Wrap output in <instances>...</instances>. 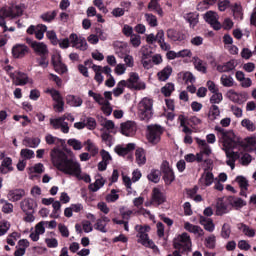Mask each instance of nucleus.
<instances>
[{"instance_id": "obj_1", "label": "nucleus", "mask_w": 256, "mask_h": 256, "mask_svg": "<svg viewBox=\"0 0 256 256\" xmlns=\"http://www.w3.org/2000/svg\"><path fill=\"white\" fill-rule=\"evenodd\" d=\"M50 159L52 165L65 175H72L73 177H81V164L72 157H69L65 151L54 147L50 151Z\"/></svg>"}, {"instance_id": "obj_2", "label": "nucleus", "mask_w": 256, "mask_h": 256, "mask_svg": "<svg viewBox=\"0 0 256 256\" xmlns=\"http://www.w3.org/2000/svg\"><path fill=\"white\" fill-rule=\"evenodd\" d=\"M215 131L220 133L222 136L224 151L226 152V157L232 161H237L241 157L239 152H230L232 149H237L238 147H245V142L237 138L233 131H227L221 126H216Z\"/></svg>"}, {"instance_id": "obj_3", "label": "nucleus", "mask_w": 256, "mask_h": 256, "mask_svg": "<svg viewBox=\"0 0 256 256\" xmlns=\"http://www.w3.org/2000/svg\"><path fill=\"white\" fill-rule=\"evenodd\" d=\"M138 113L140 120L147 123L153 117V99L143 98L138 104Z\"/></svg>"}, {"instance_id": "obj_4", "label": "nucleus", "mask_w": 256, "mask_h": 256, "mask_svg": "<svg viewBox=\"0 0 256 256\" xmlns=\"http://www.w3.org/2000/svg\"><path fill=\"white\" fill-rule=\"evenodd\" d=\"M20 208L25 213L24 221L26 223H33L35 221V209H37V202L32 198H25L20 202Z\"/></svg>"}, {"instance_id": "obj_5", "label": "nucleus", "mask_w": 256, "mask_h": 256, "mask_svg": "<svg viewBox=\"0 0 256 256\" xmlns=\"http://www.w3.org/2000/svg\"><path fill=\"white\" fill-rule=\"evenodd\" d=\"M173 247L174 249L180 251L182 254L189 253L192 247L191 236H189L187 232L179 234L173 239Z\"/></svg>"}, {"instance_id": "obj_6", "label": "nucleus", "mask_w": 256, "mask_h": 256, "mask_svg": "<svg viewBox=\"0 0 256 256\" xmlns=\"http://www.w3.org/2000/svg\"><path fill=\"white\" fill-rule=\"evenodd\" d=\"M136 231H138L136 237H138V243H141L144 247H149L150 249H155L157 245L153 240L149 239V231H151V226L149 225H136Z\"/></svg>"}, {"instance_id": "obj_7", "label": "nucleus", "mask_w": 256, "mask_h": 256, "mask_svg": "<svg viewBox=\"0 0 256 256\" xmlns=\"http://www.w3.org/2000/svg\"><path fill=\"white\" fill-rule=\"evenodd\" d=\"M126 87L131 91H143L146 89L145 82H142L137 72H131L126 80Z\"/></svg>"}, {"instance_id": "obj_8", "label": "nucleus", "mask_w": 256, "mask_h": 256, "mask_svg": "<svg viewBox=\"0 0 256 256\" xmlns=\"http://www.w3.org/2000/svg\"><path fill=\"white\" fill-rule=\"evenodd\" d=\"M160 171L163 174L162 179L165 185L169 186L173 181H175V172L173 171V168L169 166V162L167 160L162 162Z\"/></svg>"}, {"instance_id": "obj_9", "label": "nucleus", "mask_w": 256, "mask_h": 256, "mask_svg": "<svg viewBox=\"0 0 256 256\" xmlns=\"http://www.w3.org/2000/svg\"><path fill=\"white\" fill-rule=\"evenodd\" d=\"M26 43L30 45V47L33 49L34 53L40 56L49 55V48H47V45L43 42H37L33 41L31 38H26Z\"/></svg>"}, {"instance_id": "obj_10", "label": "nucleus", "mask_w": 256, "mask_h": 256, "mask_svg": "<svg viewBox=\"0 0 256 256\" xmlns=\"http://www.w3.org/2000/svg\"><path fill=\"white\" fill-rule=\"evenodd\" d=\"M148 131V141L153 145H157V143L161 141V135H163V127H161L160 125L149 126Z\"/></svg>"}, {"instance_id": "obj_11", "label": "nucleus", "mask_w": 256, "mask_h": 256, "mask_svg": "<svg viewBox=\"0 0 256 256\" xmlns=\"http://www.w3.org/2000/svg\"><path fill=\"white\" fill-rule=\"evenodd\" d=\"M23 15V8L19 5H12L11 7H4L0 10V17H21Z\"/></svg>"}, {"instance_id": "obj_12", "label": "nucleus", "mask_w": 256, "mask_h": 256, "mask_svg": "<svg viewBox=\"0 0 256 256\" xmlns=\"http://www.w3.org/2000/svg\"><path fill=\"white\" fill-rule=\"evenodd\" d=\"M69 39L72 47L79 49L80 51H87L89 46L87 45V40L84 37L72 33L69 36Z\"/></svg>"}, {"instance_id": "obj_13", "label": "nucleus", "mask_w": 256, "mask_h": 256, "mask_svg": "<svg viewBox=\"0 0 256 256\" xmlns=\"http://www.w3.org/2000/svg\"><path fill=\"white\" fill-rule=\"evenodd\" d=\"M120 132L125 137H133L137 133V123L135 121L128 120L120 124Z\"/></svg>"}, {"instance_id": "obj_14", "label": "nucleus", "mask_w": 256, "mask_h": 256, "mask_svg": "<svg viewBox=\"0 0 256 256\" xmlns=\"http://www.w3.org/2000/svg\"><path fill=\"white\" fill-rule=\"evenodd\" d=\"M29 46L25 44H16L12 47V57L14 59H23L29 55Z\"/></svg>"}, {"instance_id": "obj_15", "label": "nucleus", "mask_w": 256, "mask_h": 256, "mask_svg": "<svg viewBox=\"0 0 256 256\" xmlns=\"http://www.w3.org/2000/svg\"><path fill=\"white\" fill-rule=\"evenodd\" d=\"M204 20L206 23H209V25H211V27H213L215 31H219V29H221V24L219 22V15H217L215 12L213 11L206 12L204 14Z\"/></svg>"}, {"instance_id": "obj_16", "label": "nucleus", "mask_w": 256, "mask_h": 256, "mask_svg": "<svg viewBox=\"0 0 256 256\" xmlns=\"http://www.w3.org/2000/svg\"><path fill=\"white\" fill-rule=\"evenodd\" d=\"M167 201V197L161 189L154 187L151 194V203L154 205H163Z\"/></svg>"}, {"instance_id": "obj_17", "label": "nucleus", "mask_w": 256, "mask_h": 256, "mask_svg": "<svg viewBox=\"0 0 256 256\" xmlns=\"http://www.w3.org/2000/svg\"><path fill=\"white\" fill-rule=\"evenodd\" d=\"M213 181H215V176H213V172L205 169L204 173L199 179V185H201V187H211V185H213Z\"/></svg>"}, {"instance_id": "obj_18", "label": "nucleus", "mask_w": 256, "mask_h": 256, "mask_svg": "<svg viewBox=\"0 0 256 256\" xmlns=\"http://www.w3.org/2000/svg\"><path fill=\"white\" fill-rule=\"evenodd\" d=\"M11 79H15V85L23 87L24 85H27L29 83V76H27L26 73L23 72H16L10 74Z\"/></svg>"}, {"instance_id": "obj_19", "label": "nucleus", "mask_w": 256, "mask_h": 256, "mask_svg": "<svg viewBox=\"0 0 256 256\" xmlns=\"http://www.w3.org/2000/svg\"><path fill=\"white\" fill-rule=\"evenodd\" d=\"M228 97L230 101H233V103H238V105H242V103L247 101V93L239 94L235 92V90H230L228 92Z\"/></svg>"}, {"instance_id": "obj_20", "label": "nucleus", "mask_w": 256, "mask_h": 256, "mask_svg": "<svg viewBox=\"0 0 256 256\" xmlns=\"http://www.w3.org/2000/svg\"><path fill=\"white\" fill-rule=\"evenodd\" d=\"M7 197L9 201H12V203H16V201H21V199L25 197V190L23 189L9 190Z\"/></svg>"}, {"instance_id": "obj_21", "label": "nucleus", "mask_w": 256, "mask_h": 256, "mask_svg": "<svg viewBox=\"0 0 256 256\" xmlns=\"http://www.w3.org/2000/svg\"><path fill=\"white\" fill-rule=\"evenodd\" d=\"M226 213H229L227 203L223 200V198H218L216 203V215L218 217H222V215H226Z\"/></svg>"}, {"instance_id": "obj_22", "label": "nucleus", "mask_w": 256, "mask_h": 256, "mask_svg": "<svg viewBox=\"0 0 256 256\" xmlns=\"http://www.w3.org/2000/svg\"><path fill=\"white\" fill-rule=\"evenodd\" d=\"M199 223L204 226L205 231H208L209 233H213L215 231V223H213V219L200 216Z\"/></svg>"}, {"instance_id": "obj_23", "label": "nucleus", "mask_w": 256, "mask_h": 256, "mask_svg": "<svg viewBox=\"0 0 256 256\" xmlns=\"http://www.w3.org/2000/svg\"><path fill=\"white\" fill-rule=\"evenodd\" d=\"M184 229L189 231V233H194V235H198L199 237H203L205 232L203 231L201 226L193 225L190 222H185Z\"/></svg>"}, {"instance_id": "obj_24", "label": "nucleus", "mask_w": 256, "mask_h": 256, "mask_svg": "<svg viewBox=\"0 0 256 256\" xmlns=\"http://www.w3.org/2000/svg\"><path fill=\"white\" fill-rule=\"evenodd\" d=\"M195 141L197 145L200 147L201 149L200 152L202 153V155L209 157V155H211L212 153V150H211V146L207 144V141L202 140L201 138H195Z\"/></svg>"}, {"instance_id": "obj_25", "label": "nucleus", "mask_w": 256, "mask_h": 256, "mask_svg": "<svg viewBox=\"0 0 256 256\" xmlns=\"http://www.w3.org/2000/svg\"><path fill=\"white\" fill-rule=\"evenodd\" d=\"M66 103L70 105V107H81V105H83V98H81V96L67 95Z\"/></svg>"}, {"instance_id": "obj_26", "label": "nucleus", "mask_w": 256, "mask_h": 256, "mask_svg": "<svg viewBox=\"0 0 256 256\" xmlns=\"http://www.w3.org/2000/svg\"><path fill=\"white\" fill-rule=\"evenodd\" d=\"M235 67H237V64H235V60H230L224 65H218L216 69L219 73H229L230 71H233Z\"/></svg>"}, {"instance_id": "obj_27", "label": "nucleus", "mask_w": 256, "mask_h": 256, "mask_svg": "<svg viewBox=\"0 0 256 256\" xmlns=\"http://www.w3.org/2000/svg\"><path fill=\"white\" fill-rule=\"evenodd\" d=\"M41 144V139L39 137H25L23 139V145L25 147H30L31 149H36Z\"/></svg>"}, {"instance_id": "obj_28", "label": "nucleus", "mask_w": 256, "mask_h": 256, "mask_svg": "<svg viewBox=\"0 0 256 256\" xmlns=\"http://www.w3.org/2000/svg\"><path fill=\"white\" fill-rule=\"evenodd\" d=\"M173 73V67L170 65L164 67L160 72L157 73V77L159 81H167L169 77H171V74Z\"/></svg>"}, {"instance_id": "obj_29", "label": "nucleus", "mask_w": 256, "mask_h": 256, "mask_svg": "<svg viewBox=\"0 0 256 256\" xmlns=\"http://www.w3.org/2000/svg\"><path fill=\"white\" fill-rule=\"evenodd\" d=\"M136 163L141 167V165H145L147 163V158L145 156V150L143 148L136 149L135 152Z\"/></svg>"}, {"instance_id": "obj_30", "label": "nucleus", "mask_w": 256, "mask_h": 256, "mask_svg": "<svg viewBox=\"0 0 256 256\" xmlns=\"http://www.w3.org/2000/svg\"><path fill=\"white\" fill-rule=\"evenodd\" d=\"M184 19L189 22L190 27H195L199 23V14L190 12L184 15Z\"/></svg>"}, {"instance_id": "obj_31", "label": "nucleus", "mask_w": 256, "mask_h": 256, "mask_svg": "<svg viewBox=\"0 0 256 256\" xmlns=\"http://www.w3.org/2000/svg\"><path fill=\"white\" fill-rule=\"evenodd\" d=\"M88 95H89V97H92L94 99V101H96V103H98V105H110V103L107 100H105L103 95L97 94V93L93 92V90H89Z\"/></svg>"}, {"instance_id": "obj_32", "label": "nucleus", "mask_w": 256, "mask_h": 256, "mask_svg": "<svg viewBox=\"0 0 256 256\" xmlns=\"http://www.w3.org/2000/svg\"><path fill=\"white\" fill-rule=\"evenodd\" d=\"M237 229L239 231H242V233L245 234L246 237H255V230L251 229L249 226H247L244 223H238Z\"/></svg>"}, {"instance_id": "obj_33", "label": "nucleus", "mask_w": 256, "mask_h": 256, "mask_svg": "<svg viewBox=\"0 0 256 256\" xmlns=\"http://www.w3.org/2000/svg\"><path fill=\"white\" fill-rule=\"evenodd\" d=\"M147 179L151 181V183H159V181H161V170L152 169L147 175Z\"/></svg>"}, {"instance_id": "obj_34", "label": "nucleus", "mask_w": 256, "mask_h": 256, "mask_svg": "<svg viewBox=\"0 0 256 256\" xmlns=\"http://www.w3.org/2000/svg\"><path fill=\"white\" fill-rule=\"evenodd\" d=\"M179 79H183L186 85L189 83H195V76L191 72H180L178 73Z\"/></svg>"}, {"instance_id": "obj_35", "label": "nucleus", "mask_w": 256, "mask_h": 256, "mask_svg": "<svg viewBox=\"0 0 256 256\" xmlns=\"http://www.w3.org/2000/svg\"><path fill=\"white\" fill-rule=\"evenodd\" d=\"M125 87H127V81L121 80L118 82L116 88L113 90L114 97H120V95H123V93H125Z\"/></svg>"}, {"instance_id": "obj_36", "label": "nucleus", "mask_w": 256, "mask_h": 256, "mask_svg": "<svg viewBox=\"0 0 256 256\" xmlns=\"http://www.w3.org/2000/svg\"><path fill=\"white\" fill-rule=\"evenodd\" d=\"M221 115V110L219 109V106L212 104L209 113H208V118L210 121H215Z\"/></svg>"}, {"instance_id": "obj_37", "label": "nucleus", "mask_w": 256, "mask_h": 256, "mask_svg": "<svg viewBox=\"0 0 256 256\" xmlns=\"http://www.w3.org/2000/svg\"><path fill=\"white\" fill-rule=\"evenodd\" d=\"M168 37L174 43H185V39H187L184 33H168Z\"/></svg>"}, {"instance_id": "obj_38", "label": "nucleus", "mask_w": 256, "mask_h": 256, "mask_svg": "<svg viewBox=\"0 0 256 256\" xmlns=\"http://www.w3.org/2000/svg\"><path fill=\"white\" fill-rule=\"evenodd\" d=\"M228 203H230V205H232V207H238L239 209H241V207H245V205H247V202H245L243 199L235 198L233 196L228 197Z\"/></svg>"}, {"instance_id": "obj_39", "label": "nucleus", "mask_w": 256, "mask_h": 256, "mask_svg": "<svg viewBox=\"0 0 256 256\" xmlns=\"http://www.w3.org/2000/svg\"><path fill=\"white\" fill-rule=\"evenodd\" d=\"M0 205L2 206V213H5L6 215H9L13 213V204L5 199H0Z\"/></svg>"}, {"instance_id": "obj_40", "label": "nucleus", "mask_w": 256, "mask_h": 256, "mask_svg": "<svg viewBox=\"0 0 256 256\" xmlns=\"http://www.w3.org/2000/svg\"><path fill=\"white\" fill-rule=\"evenodd\" d=\"M127 37H130V44L132 45V47H139V45H141V36L139 34H135V33H126L125 34Z\"/></svg>"}, {"instance_id": "obj_41", "label": "nucleus", "mask_w": 256, "mask_h": 256, "mask_svg": "<svg viewBox=\"0 0 256 256\" xmlns=\"http://www.w3.org/2000/svg\"><path fill=\"white\" fill-rule=\"evenodd\" d=\"M46 145H56V147H59L61 145V138H58L56 136H53L52 134H47L45 136Z\"/></svg>"}, {"instance_id": "obj_42", "label": "nucleus", "mask_w": 256, "mask_h": 256, "mask_svg": "<svg viewBox=\"0 0 256 256\" xmlns=\"http://www.w3.org/2000/svg\"><path fill=\"white\" fill-rule=\"evenodd\" d=\"M173 91H175V84L171 82L165 84V86L161 88V93L164 97H171Z\"/></svg>"}, {"instance_id": "obj_43", "label": "nucleus", "mask_w": 256, "mask_h": 256, "mask_svg": "<svg viewBox=\"0 0 256 256\" xmlns=\"http://www.w3.org/2000/svg\"><path fill=\"white\" fill-rule=\"evenodd\" d=\"M47 32V26L43 24H38L37 26L31 25L27 29V33H46Z\"/></svg>"}, {"instance_id": "obj_44", "label": "nucleus", "mask_w": 256, "mask_h": 256, "mask_svg": "<svg viewBox=\"0 0 256 256\" xmlns=\"http://www.w3.org/2000/svg\"><path fill=\"white\" fill-rule=\"evenodd\" d=\"M84 145H86V149L91 153L93 157L99 153V148L91 141V139H88L87 141L84 142Z\"/></svg>"}, {"instance_id": "obj_45", "label": "nucleus", "mask_w": 256, "mask_h": 256, "mask_svg": "<svg viewBox=\"0 0 256 256\" xmlns=\"http://www.w3.org/2000/svg\"><path fill=\"white\" fill-rule=\"evenodd\" d=\"M52 207L53 211L50 217H52V219H59V215H61V202L54 201Z\"/></svg>"}, {"instance_id": "obj_46", "label": "nucleus", "mask_w": 256, "mask_h": 256, "mask_svg": "<svg viewBox=\"0 0 256 256\" xmlns=\"http://www.w3.org/2000/svg\"><path fill=\"white\" fill-rule=\"evenodd\" d=\"M220 83L223 85V87H233L235 81L233 80L232 76H227L226 74H223L220 78Z\"/></svg>"}, {"instance_id": "obj_47", "label": "nucleus", "mask_w": 256, "mask_h": 256, "mask_svg": "<svg viewBox=\"0 0 256 256\" xmlns=\"http://www.w3.org/2000/svg\"><path fill=\"white\" fill-rule=\"evenodd\" d=\"M220 237H222V239H229V237H231V225L229 223L223 224Z\"/></svg>"}, {"instance_id": "obj_48", "label": "nucleus", "mask_w": 256, "mask_h": 256, "mask_svg": "<svg viewBox=\"0 0 256 256\" xmlns=\"http://www.w3.org/2000/svg\"><path fill=\"white\" fill-rule=\"evenodd\" d=\"M148 9H150V11H155L157 14L160 15V17H163V9H161V6H159L157 0H151L148 5Z\"/></svg>"}, {"instance_id": "obj_49", "label": "nucleus", "mask_w": 256, "mask_h": 256, "mask_svg": "<svg viewBox=\"0 0 256 256\" xmlns=\"http://www.w3.org/2000/svg\"><path fill=\"white\" fill-rule=\"evenodd\" d=\"M194 67L196 71L200 73H207V66L203 63V60L199 58H194Z\"/></svg>"}, {"instance_id": "obj_50", "label": "nucleus", "mask_w": 256, "mask_h": 256, "mask_svg": "<svg viewBox=\"0 0 256 256\" xmlns=\"http://www.w3.org/2000/svg\"><path fill=\"white\" fill-rule=\"evenodd\" d=\"M235 181L238 183L240 189H245V191L249 190V180L244 176H237Z\"/></svg>"}, {"instance_id": "obj_51", "label": "nucleus", "mask_w": 256, "mask_h": 256, "mask_svg": "<svg viewBox=\"0 0 256 256\" xmlns=\"http://www.w3.org/2000/svg\"><path fill=\"white\" fill-rule=\"evenodd\" d=\"M67 143L74 151H81V149H83V143L75 138L69 139Z\"/></svg>"}, {"instance_id": "obj_52", "label": "nucleus", "mask_w": 256, "mask_h": 256, "mask_svg": "<svg viewBox=\"0 0 256 256\" xmlns=\"http://www.w3.org/2000/svg\"><path fill=\"white\" fill-rule=\"evenodd\" d=\"M47 93H49L53 99V101H55V103H61L63 102V96H61V92H59L58 90L55 89H50L47 90Z\"/></svg>"}, {"instance_id": "obj_53", "label": "nucleus", "mask_w": 256, "mask_h": 256, "mask_svg": "<svg viewBox=\"0 0 256 256\" xmlns=\"http://www.w3.org/2000/svg\"><path fill=\"white\" fill-rule=\"evenodd\" d=\"M178 121H180V126L183 127V133H186V135H191L193 133V130L189 128L185 121V116L179 115Z\"/></svg>"}, {"instance_id": "obj_54", "label": "nucleus", "mask_w": 256, "mask_h": 256, "mask_svg": "<svg viewBox=\"0 0 256 256\" xmlns=\"http://www.w3.org/2000/svg\"><path fill=\"white\" fill-rule=\"evenodd\" d=\"M241 125L242 127H244V129H247V131L253 132L256 130L255 123H253V121H251L250 119H243L241 121Z\"/></svg>"}, {"instance_id": "obj_55", "label": "nucleus", "mask_w": 256, "mask_h": 256, "mask_svg": "<svg viewBox=\"0 0 256 256\" xmlns=\"http://www.w3.org/2000/svg\"><path fill=\"white\" fill-rule=\"evenodd\" d=\"M94 229H96V231H100V233H107V224L99 218L94 224Z\"/></svg>"}, {"instance_id": "obj_56", "label": "nucleus", "mask_w": 256, "mask_h": 256, "mask_svg": "<svg viewBox=\"0 0 256 256\" xmlns=\"http://www.w3.org/2000/svg\"><path fill=\"white\" fill-rule=\"evenodd\" d=\"M92 69L95 71V81H97V83L101 84L103 83V74H101V66H97V65H93Z\"/></svg>"}, {"instance_id": "obj_57", "label": "nucleus", "mask_w": 256, "mask_h": 256, "mask_svg": "<svg viewBox=\"0 0 256 256\" xmlns=\"http://www.w3.org/2000/svg\"><path fill=\"white\" fill-rule=\"evenodd\" d=\"M101 139L107 147H113V136L107 132L101 134Z\"/></svg>"}, {"instance_id": "obj_58", "label": "nucleus", "mask_w": 256, "mask_h": 256, "mask_svg": "<svg viewBox=\"0 0 256 256\" xmlns=\"http://www.w3.org/2000/svg\"><path fill=\"white\" fill-rule=\"evenodd\" d=\"M63 121H65V118L59 117V118H51L50 119V125L53 127V129H61V126L63 125Z\"/></svg>"}, {"instance_id": "obj_59", "label": "nucleus", "mask_w": 256, "mask_h": 256, "mask_svg": "<svg viewBox=\"0 0 256 256\" xmlns=\"http://www.w3.org/2000/svg\"><path fill=\"white\" fill-rule=\"evenodd\" d=\"M223 101V94L220 92H214L213 95L210 97V103L212 105H217Z\"/></svg>"}, {"instance_id": "obj_60", "label": "nucleus", "mask_w": 256, "mask_h": 256, "mask_svg": "<svg viewBox=\"0 0 256 256\" xmlns=\"http://www.w3.org/2000/svg\"><path fill=\"white\" fill-rule=\"evenodd\" d=\"M57 17V11H50V12H45L41 15V19L50 23V21H53Z\"/></svg>"}, {"instance_id": "obj_61", "label": "nucleus", "mask_w": 256, "mask_h": 256, "mask_svg": "<svg viewBox=\"0 0 256 256\" xmlns=\"http://www.w3.org/2000/svg\"><path fill=\"white\" fill-rule=\"evenodd\" d=\"M85 127L89 129V131H93L97 128V121L93 117L86 118Z\"/></svg>"}, {"instance_id": "obj_62", "label": "nucleus", "mask_w": 256, "mask_h": 256, "mask_svg": "<svg viewBox=\"0 0 256 256\" xmlns=\"http://www.w3.org/2000/svg\"><path fill=\"white\" fill-rule=\"evenodd\" d=\"M11 227V224L8 221H0V237H3Z\"/></svg>"}, {"instance_id": "obj_63", "label": "nucleus", "mask_w": 256, "mask_h": 256, "mask_svg": "<svg viewBox=\"0 0 256 256\" xmlns=\"http://www.w3.org/2000/svg\"><path fill=\"white\" fill-rule=\"evenodd\" d=\"M232 11L234 17H236L237 19H243V9L240 5L234 4V6L232 7Z\"/></svg>"}, {"instance_id": "obj_64", "label": "nucleus", "mask_w": 256, "mask_h": 256, "mask_svg": "<svg viewBox=\"0 0 256 256\" xmlns=\"http://www.w3.org/2000/svg\"><path fill=\"white\" fill-rule=\"evenodd\" d=\"M233 20H231V18H225L223 23L221 24L222 29H224V31H231V29H233Z\"/></svg>"}]
</instances>
